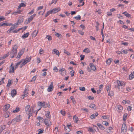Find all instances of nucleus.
<instances>
[{
  "mask_svg": "<svg viewBox=\"0 0 134 134\" xmlns=\"http://www.w3.org/2000/svg\"><path fill=\"white\" fill-rule=\"evenodd\" d=\"M80 57H81L80 60H83L85 56L84 55H80Z\"/></svg>",
  "mask_w": 134,
  "mask_h": 134,
  "instance_id": "nucleus-59",
  "label": "nucleus"
},
{
  "mask_svg": "<svg viewBox=\"0 0 134 134\" xmlns=\"http://www.w3.org/2000/svg\"><path fill=\"white\" fill-rule=\"evenodd\" d=\"M74 18L77 20H79L81 19V17L79 15L75 16L74 17Z\"/></svg>",
  "mask_w": 134,
  "mask_h": 134,
  "instance_id": "nucleus-45",
  "label": "nucleus"
},
{
  "mask_svg": "<svg viewBox=\"0 0 134 134\" xmlns=\"http://www.w3.org/2000/svg\"><path fill=\"white\" fill-rule=\"evenodd\" d=\"M52 53L55 54L56 55L59 56L60 53L58 50L56 49H54L52 51Z\"/></svg>",
  "mask_w": 134,
  "mask_h": 134,
  "instance_id": "nucleus-17",
  "label": "nucleus"
},
{
  "mask_svg": "<svg viewBox=\"0 0 134 134\" xmlns=\"http://www.w3.org/2000/svg\"><path fill=\"white\" fill-rule=\"evenodd\" d=\"M9 114L10 112L9 111H7L4 114V115L5 118H8L9 117Z\"/></svg>",
  "mask_w": 134,
  "mask_h": 134,
  "instance_id": "nucleus-29",
  "label": "nucleus"
},
{
  "mask_svg": "<svg viewBox=\"0 0 134 134\" xmlns=\"http://www.w3.org/2000/svg\"><path fill=\"white\" fill-rule=\"evenodd\" d=\"M53 82H51V84L48 86L47 89V91L48 92L52 91L53 90Z\"/></svg>",
  "mask_w": 134,
  "mask_h": 134,
  "instance_id": "nucleus-10",
  "label": "nucleus"
},
{
  "mask_svg": "<svg viewBox=\"0 0 134 134\" xmlns=\"http://www.w3.org/2000/svg\"><path fill=\"white\" fill-rule=\"evenodd\" d=\"M29 35V32H27L26 34H24V35L22 36V37L23 38H25L27 37Z\"/></svg>",
  "mask_w": 134,
  "mask_h": 134,
  "instance_id": "nucleus-27",
  "label": "nucleus"
},
{
  "mask_svg": "<svg viewBox=\"0 0 134 134\" xmlns=\"http://www.w3.org/2000/svg\"><path fill=\"white\" fill-rule=\"evenodd\" d=\"M44 51L42 48H40L39 51V53L40 54H41L43 53H44Z\"/></svg>",
  "mask_w": 134,
  "mask_h": 134,
  "instance_id": "nucleus-49",
  "label": "nucleus"
},
{
  "mask_svg": "<svg viewBox=\"0 0 134 134\" xmlns=\"http://www.w3.org/2000/svg\"><path fill=\"white\" fill-rule=\"evenodd\" d=\"M36 15V14H34L30 16V17L26 20L24 22V23L26 24H27L30 23L34 19Z\"/></svg>",
  "mask_w": 134,
  "mask_h": 134,
  "instance_id": "nucleus-7",
  "label": "nucleus"
},
{
  "mask_svg": "<svg viewBox=\"0 0 134 134\" xmlns=\"http://www.w3.org/2000/svg\"><path fill=\"white\" fill-rule=\"evenodd\" d=\"M22 117L21 115H19L16 116L12 121V122L15 123L17 122H19L21 120Z\"/></svg>",
  "mask_w": 134,
  "mask_h": 134,
  "instance_id": "nucleus-8",
  "label": "nucleus"
},
{
  "mask_svg": "<svg viewBox=\"0 0 134 134\" xmlns=\"http://www.w3.org/2000/svg\"><path fill=\"white\" fill-rule=\"evenodd\" d=\"M49 119H46L44 121L45 124L47 126H50L52 125Z\"/></svg>",
  "mask_w": 134,
  "mask_h": 134,
  "instance_id": "nucleus-11",
  "label": "nucleus"
},
{
  "mask_svg": "<svg viewBox=\"0 0 134 134\" xmlns=\"http://www.w3.org/2000/svg\"><path fill=\"white\" fill-rule=\"evenodd\" d=\"M61 75L63 76H65L66 74V71L65 69L63 68H60L59 70Z\"/></svg>",
  "mask_w": 134,
  "mask_h": 134,
  "instance_id": "nucleus-9",
  "label": "nucleus"
},
{
  "mask_svg": "<svg viewBox=\"0 0 134 134\" xmlns=\"http://www.w3.org/2000/svg\"><path fill=\"white\" fill-rule=\"evenodd\" d=\"M78 33L82 35H83L84 34V32L82 31L81 30H78Z\"/></svg>",
  "mask_w": 134,
  "mask_h": 134,
  "instance_id": "nucleus-58",
  "label": "nucleus"
},
{
  "mask_svg": "<svg viewBox=\"0 0 134 134\" xmlns=\"http://www.w3.org/2000/svg\"><path fill=\"white\" fill-rule=\"evenodd\" d=\"M73 120L76 123H77V121H78V117L76 115H75L73 117Z\"/></svg>",
  "mask_w": 134,
  "mask_h": 134,
  "instance_id": "nucleus-32",
  "label": "nucleus"
},
{
  "mask_svg": "<svg viewBox=\"0 0 134 134\" xmlns=\"http://www.w3.org/2000/svg\"><path fill=\"white\" fill-rule=\"evenodd\" d=\"M102 124L103 125L106 126H108L109 125V123L108 122L106 121H103L102 122Z\"/></svg>",
  "mask_w": 134,
  "mask_h": 134,
  "instance_id": "nucleus-43",
  "label": "nucleus"
},
{
  "mask_svg": "<svg viewBox=\"0 0 134 134\" xmlns=\"http://www.w3.org/2000/svg\"><path fill=\"white\" fill-rule=\"evenodd\" d=\"M88 131L90 132H94V131L93 130V129L92 127H89L88 128Z\"/></svg>",
  "mask_w": 134,
  "mask_h": 134,
  "instance_id": "nucleus-56",
  "label": "nucleus"
},
{
  "mask_svg": "<svg viewBox=\"0 0 134 134\" xmlns=\"http://www.w3.org/2000/svg\"><path fill=\"white\" fill-rule=\"evenodd\" d=\"M98 115V113H96L95 114L92 115L90 116L91 119H94L95 118L96 116H97Z\"/></svg>",
  "mask_w": 134,
  "mask_h": 134,
  "instance_id": "nucleus-28",
  "label": "nucleus"
},
{
  "mask_svg": "<svg viewBox=\"0 0 134 134\" xmlns=\"http://www.w3.org/2000/svg\"><path fill=\"white\" fill-rule=\"evenodd\" d=\"M43 8V6H39L37 8V11H38V10H40L42 9Z\"/></svg>",
  "mask_w": 134,
  "mask_h": 134,
  "instance_id": "nucleus-57",
  "label": "nucleus"
},
{
  "mask_svg": "<svg viewBox=\"0 0 134 134\" xmlns=\"http://www.w3.org/2000/svg\"><path fill=\"white\" fill-rule=\"evenodd\" d=\"M37 119L38 120L39 122H41L43 121V118L40 116H38L37 117Z\"/></svg>",
  "mask_w": 134,
  "mask_h": 134,
  "instance_id": "nucleus-41",
  "label": "nucleus"
},
{
  "mask_svg": "<svg viewBox=\"0 0 134 134\" xmlns=\"http://www.w3.org/2000/svg\"><path fill=\"white\" fill-rule=\"evenodd\" d=\"M96 12L98 13L99 14H100L102 13L101 10L100 9H99L98 10H96Z\"/></svg>",
  "mask_w": 134,
  "mask_h": 134,
  "instance_id": "nucleus-61",
  "label": "nucleus"
},
{
  "mask_svg": "<svg viewBox=\"0 0 134 134\" xmlns=\"http://www.w3.org/2000/svg\"><path fill=\"white\" fill-rule=\"evenodd\" d=\"M10 105L9 104H7L4 106V109L5 110H7L10 107Z\"/></svg>",
  "mask_w": 134,
  "mask_h": 134,
  "instance_id": "nucleus-31",
  "label": "nucleus"
},
{
  "mask_svg": "<svg viewBox=\"0 0 134 134\" xmlns=\"http://www.w3.org/2000/svg\"><path fill=\"white\" fill-rule=\"evenodd\" d=\"M34 107L32 106L30 107L29 105H28L25 107V110L26 113L29 116L28 118H29L30 116L33 114Z\"/></svg>",
  "mask_w": 134,
  "mask_h": 134,
  "instance_id": "nucleus-2",
  "label": "nucleus"
},
{
  "mask_svg": "<svg viewBox=\"0 0 134 134\" xmlns=\"http://www.w3.org/2000/svg\"><path fill=\"white\" fill-rule=\"evenodd\" d=\"M114 95V92L113 91H109L108 95L110 97Z\"/></svg>",
  "mask_w": 134,
  "mask_h": 134,
  "instance_id": "nucleus-39",
  "label": "nucleus"
},
{
  "mask_svg": "<svg viewBox=\"0 0 134 134\" xmlns=\"http://www.w3.org/2000/svg\"><path fill=\"white\" fill-rule=\"evenodd\" d=\"M90 52V50L88 48H86L83 50V52H85L86 53H89Z\"/></svg>",
  "mask_w": 134,
  "mask_h": 134,
  "instance_id": "nucleus-33",
  "label": "nucleus"
},
{
  "mask_svg": "<svg viewBox=\"0 0 134 134\" xmlns=\"http://www.w3.org/2000/svg\"><path fill=\"white\" fill-rule=\"evenodd\" d=\"M31 58V57H26L25 59H22L20 62L15 63L14 66L13 63H12L9 67V72L10 74L13 73L14 72V71L20 64L19 68H21L24 66L30 61Z\"/></svg>",
  "mask_w": 134,
  "mask_h": 134,
  "instance_id": "nucleus-1",
  "label": "nucleus"
},
{
  "mask_svg": "<svg viewBox=\"0 0 134 134\" xmlns=\"http://www.w3.org/2000/svg\"><path fill=\"white\" fill-rule=\"evenodd\" d=\"M6 127L5 125H1L0 126V133L5 129Z\"/></svg>",
  "mask_w": 134,
  "mask_h": 134,
  "instance_id": "nucleus-23",
  "label": "nucleus"
},
{
  "mask_svg": "<svg viewBox=\"0 0 134 134\" xmlns=\"http://www.w3.org/2000/svg\"><path fill=\"white\" fill-rule=\"evenodd\" d=\"M70 99L72 100L73 104H75L76 103V102L74 99V98L73 97H70Z\"/></svg>",
  "mask_w": 134,
  "mask_h": 134,
  "instance_id": "nucleus-46",
  "label": "nucleus"
},
{
  "mask_svg": "<svg viewBox=\"0 0 134 134\" xmlns=\"http://www.w3.org/2000/svg\"><path fill=\"white\" fill-rule=\"evenodd\" d=\"M18 48V46L17 44L14 45L12 47V49L10 54V56L12 58H13L16 55L17 52V50Z\"/></svg>",
  "mask_w": 134,
  "mask_h": 134,
  "instance_id": "nucleus-3",
  "label": "nucleus"
},
{
  "mask_svg": "<svg viewBox=\"0 0 134 134\" xmlns=\"http://www.w3.org/2000/svg\"><path fill=\"white\" fill-rule=\"evenodd\" d=\"M9 52H8V53H7V54H5L4 56H2L1 57H0V59H4L5 58L7 57L8 55H9Z\"/></svg>",
  "mask_w": 134,
  "mask_h": 134,
  "instance_id": "nucleus-30",
  "label": "nucleus"
},
{
  "mask_svg": "<svg viewBox=\"0 0 134 134\" xmlns=\"http://www.w3.org/2000/svg\"><path fill=\"white\" fill-rule=\"evenodd\" d=\"M55 35L57 37H59L62 36V35H61V34H59L58 32H55Z\"/></svg>",
  "mask_w": 134,
  "mask_h": 134,
  "instance_id": "nucleus-50",
  "label": "nucleus"
},
{
  "mask_svg": "<svg viewBox=\"0 0 134 134\" xmlns=\"http://www.w3.org/2000/svg\"><path fill=\"white\" fill-rule=\"evenodd\" d=\"M18 25L17 23H15L12 25V27L7 31V32L8 34H9L13 32L14 29L16 28Z\"/></svg>",
  "mask_w": 134,
  "mask_h": 134,
  "instance_id": "nucleus-6",
  "label": "nucleus"
},
{
  "mask_svg": "<svg viewBox=\"0 0 134 134\" xmlns=\"http://www.w3.org/2000/svg\"><path fill=\"white\" fill-rule=\"evenodd\" d=\"M122 102L124 104H125L127 103H129L130 102L129 100L126 101L125 100H124L122 101Z\"/></svg>",
  "mask_w": 134,
  "mask_h": 134,
  "instance_id": "nucleus-40",
  "label": "nucleus"
},
{
  "mask_svg": "<svg viewBox=\"0 0 134 134\" xmlns=\"http://www.w3.org/2000/svg\"><path fill=\"white\" fill-rule=\"evenodd\" d=\"M8 82L7 85V87H10L13 83V81L12 80L10 79H8Z\"/></svg>",
  "mask_w": 134,
  "mask_h": 134,
  "instance_id": "nucleus-20",
  "label": "nucleus"
},
{
  "mask_svg": "<svg viewBox=\"0 0 134 134\" xmlns=\"http://www.w3.org/2000/svg\"><path fill=\"white\" fill-rule=\"evenodd\" d=\"M102 118L104 119H107L109 117L107 115H105L102 116Z\"/></svg>",
  "mask_w": 134,
  "mask_h": 134,
  "instance_id": "nucleus-51",
  "label": "nucleus"
},
{
  "mask_svg": "<svg viewBox=\"0 0 134 134\" xmlns=\"http://www.w3.org/2000/svg\"><path fill=\"white\" fill-rule=\"evenodd\" d=\"M44 131V130L42 129H41L39 130L38 133V134H40L42 133Z\"/></svg>",
  "mask_w": 134,
  "mask_h": 134,
  "instance_id": "nucleus-47",
  "label": "nucleus"
},
{
  "mask_svg": "<svg viewBox=\"0 0 134 134\" xmlns=\"http://www.w3.org/2000/svg\"><path fill=\"white\" fill-rule=\"evenodd\" d=\"M64 53L66 54L67 55H70V54L68 52L65 50H64Z\"/></svg>",
  "mask_w": 134,
  "mask_h": 134,
  "instance_id": "nucleus-63",
  "label": "nucleus"
},
{
  "mask_svg": "<svg viewBox=\"0 0 134 134\" xmlns=\"http://www.w3.org/2000/svg\"><path fill=\"white\" fill-rule=\"evenodd\" d=\"M106 90L108 92L109 91H110V90L111 88V86L110 85H108L106 86Z\"/></svg>",
  "mask_w": 134,
  "mask_h": 134,
  "instance_id": "nucleus-42",
  "label": "nucleus"
},
{
  "mask_svg": "<svg viewBox=\"0 0 134 134\" xmlns=\"http://www.w3.org/2000/svg\"><path fill=\"white\" fill-rule=\"evenodd\" d=\"M26 6L25 4L23 3H21L18 7L17 9H21V7H25Z\"/></svg>",
  "mask_w": 134,
  "mask_h": 134,
  "instance_id": "nucleus-24",
  "label": "nucleus"
},
{
  "mask_svg": "<svg viewBox=\"0 0 134 134\" xmlns=\"http://www.w3.org/2000/svg\"><path fill=\"white\" fill-rule=\"evenodd\" d=\"M127 116V114H125L124 115L123 119L124 121H126Z\"/></svg>",
  "mask_w": 134,
  "mask_h": 134,
  "instance_id": "nucleus-48",
  "label": "nucleus"
},
{
  "mask_svg": "<svg viewBox=\"0 0 134 134\" xmlns=\"http://www.w3.org/2000/svg\"><path fill=\"white\" fill-rule=\"evenodd\" d=\"M111 62V60L110 59H108L106 62L107 63L108 65H109Z\"/></svg>",
  "mask_w": 134,
  "mask_h": 134,
  "instance_id": "nucleus-52",
  "label": "nucleus"
},
{
  "mask_svg": "<svg viewBox=\"0 0 134 134\" xmlns=\"http://www.w3.org/2000/svg\"><path fill=\"white\" fill-rule=\"evenodd\" d=\"M38 105L39 106L43 107L44 108H46L48 107L49 108L50 107V105L49 103H47L46 104L45 102H38L37 103Z\"/></svg>",
  "mask_w": 134,
  "mask_h": 134,
  "instance_id": "nucleus-5",
  "label": "nucleus"
},
{
  "mask_svg": "<svg viewBox=\"0 0 134 134\" xmlns=\"http://www.w3.org/2000/svg\"><path fill=\"white\" fill-rule=\"evenodd\" d=\"M18 10H17L16 11L13 12L12 14L15 15L21 14V12H22V11L21 10H20L19 9Z\"/></svg>",
  "mask_w": 134,
  "mask_h": 134,
  "instance_id": "nucleus-19",
  "label": "nucleus"
},
{
  "mask_svg": "<svg viewBox=\"0 0 134 134\" xmlns=\"http://www.w3.org/2000/svg\"><path fill=\"white\" fill-rule=\"evenodd\" d=\"M60 10V8L59 7L56 8L51 10L47 12L45 15V17H47L50 14H53L57 13Z\"/></svg>",
  "mask_w": 134,
  "mask_h": 134,
  "instance_id": "nucleus-4",
  "label": "nucleus"
},
{
  "mask_svg": "<svg viewBox=\"0 0 134 134\" xmlns=\"http://www.w3.org/2000/svg\"><path fill=\"white\" fill-rule=\"evenodd\" d=\"M75 71L74 70L71 71L70 72V75H71L72 77L74 76V74Z\"/></svg>",
  "mask_w": 134,
  "mask_h": 134,
  "instance_id": "nucleus-53",
  "label": "nucleus"
},
{
  "mask_svg": "<svg viewBox=\"0 0 134 134\" xmlns=\"http://www.w3.org/2000/svg\"><path fill=\"white\" fill-rule=\"evenodd\" d=\"M116 109L117 111L119 112H121L123 108V107L120 105H117L116 107Z\"/></svg>",
  "mask_w": 134,
  "mask_h": 134,
  "instance_id": "nucleus-15",
  "label": "nucleus"
},
{
  "mask_svg": "<svg viewBox=\"0 0 134 134\" xmlns=\"http://www.w3.org/2000/svg\"><path fill=\"white\" fill-rule=\"evenodd\" d=\"M23 18L21 17H19V19H18L16 23H17L19 25V23H22L23 22Z\"/></svg>",
  "mask_w": 134,
  "mask_h": 134,
  "instance_id": "nucleus-25",
  "label": "nucleus"
},
{
  "mask_svg": "<svg viewBox=\"0 0 134 134\" xmlns=\"http://www.w3.org/2000/svg\"><path fill=\"white\" fill-rule=\"evenodd\" d=\"M16 91L15 89H14L11 92V96L12 97H13L15 96L16 94Z\"/></svg>",
  "mask_w": 134,
  "mask_h": 134,
  "instance_id": "nucleus-18",
  "label": "nucleus"
},
{
  "mask_svg": "<svg viewBox=\"0 0 134 134\" xmlns=\"http://www.w3.org/2000/svg\"><path fill=\"white\" fill-rule=\"evenodd\" d=\"M134 78V71L129 75V78L130 80H132Z\"/></svg>",
  "mask_w": 134,
  "mask_h": 134,
  "instance_id": "nucleus-26",
  "label": "nucleus"
},
{
  "mask_svg": "<svg viewBox=\"0 0 134 134\" xmlns=\"http://www.w3.org/2000/svg\"><path fill=\"white\" fill-rule=\"evenodd\" d=\"M38 32V30H37V31L36 30H35L34 31L32 34V36H34V37H35L37 35Z\"/></svg>",
  "mask_w": 134,
  "mask_h": 134,
  "instance_id": "nucleus-22",
  "label": "nucleus"
},
{
  "mask_svg": "<svg viewBox=\"0 0 134 134\" xmlns=\"http://www.w3.org/2000/svg\"><path fill=\"white\" fill-rule=\"evenodd\" d=\"M95 105L94 104H92L90 105L89 107L91 108H93L95 107Z\"/></svg>",
  "mask_w": 134,
  "mask_h": 134,
  "instance_id": "nucleus-60",
  "label": "nucleus"
},
{
  "mask_svg": "<svg viewBox=\"0 0 134 134\" xmlns=\"http://www.w3.org/2000/svg\"><path fill=\"white\" fill-rule=\"evenodd\" d=\"M24 49H21L18 53L17 57V58H20L21 56L23 54L24 52Z\"/></svg>",
  "mask_w": 134,
  "mask_h": 134,
  "instance_id": "nucleus-13",
  "label": "nucleus"
},
{
  "mask_svg": "<svg viewBox=\"0 0 134 134\" xmlns=\"http://www.w3.org/2000/svg\"><path fill=\"white\" fill-rule=\"evenodd\" d=\"M121 52L122 53L126 54L128 53L129 50L127 49H122L121 50Z\"/></svg>",
  "mask_w": 134,
  "mask_h": 134,
  "instance_id": "nucleus-36",
  "label": "nucleus"
},
{
  "mask_svg": "<svg viewBox=\"0 0 134 134\" xmlns=\"http://www.w3.org/2000/svg\"><path fill=\"white\" fill-rule=\"evenodd\" d=\"M91 69L93 71H95L96 70V67L92 63H90L89 64Z\"/></svg>",
  "mask_w": 134,
  "mask_h": 134,
  "instance_id": "nucleus-16",
  "label": "nucleus"
},
{
  "mask_svg": "<svg viewBox=\"0 0 134 134\" xmlns=\"http://www.w3.org/2000/svg\"><path fill=\"white\" fill-rule=\"evenodd\" d=\"M117 83L119 86L118 88L119 89H120V86H121L125 85V83L124 82L120 81L118 80L117 81Z\"/></svg>",
  "mask_w": 134,
  "mask_h": 134,
  "instance_id": "nucleus-12",
  "label": "nucleus"
},
{
  "mask_svg": "<svg viewBox=\"0 0 134 134\" xmlns=\"http://www.w3.org/2000/svg\"><path fill=\"white\" fill-rule=\"evenodd\" d=\"M71 125H68L67 126L64 127V130L66 132H69L70 131V127H71Z\"/></svg>",
  "mask_w": 134,
  "mask_h": 134,
  "instance_id": "nucleus-14",
  "label": "nucleus"
},
{
  "mask_svg": "<svg viewBox=\"0 0 134 134\" xmlns=\"http://www.w3.org/2000/svg\"><path fill=\"white\" fill-rule=\"evenodd\" d=\"M46 38L48 39V40L50 41L52 40V37L50 35H47L46 37Z\"/></svg>",
  "mask_w": 134,
  "mask_h": 134,
  "instance_id": "nucleus-37",
  "label": "nucleus"
},
{
  "mask_svg": "<svg viewBox=\"0 0 134 134\" xmlns=\"http://www.w3.org/2000/svg\"><path fill=\"white\" fill-rule=\"evenodd\" d=\"M19 111L20 108L18 107H17L12 112L13 113H17Z\"/></svg>",
  "mask_w": 134,
  "mask_h": 134,
  "instance_id": "nucleus-34",
  "label": "nucleus"
},
{
  "mask_svg": "<svg viewBox=\"0 0 134 134\" xmlns=\"http://www.w3.org/2000/svg\"><path fill=\"white\" fill-rule=\"evenodd\" d=\"M79 89L81 91H84L85 90L86 88L85 87H80Z\"/></svg>",
  "mask_w": 134,
  "mask_h": 134,
  "instance_id": "nucleus-55",
  "label": "nucleus"
},
{
  "mask_svg": "<svg viewBox=\"0 0 134 134\" xmlns=\"http://www.w3.org/2000/svg\"><path fill=\"white\" fill-rule=\"evenodd\" d=\"M122 13L124 14L127 17H129L130 16V15L126 12H124Z\"/></svg>",
  "mask_w": 134,
  "mask_h": 134,
  "instance_id": "nucleus-44",
  "label": "nucleus"
},
{
  "mask_svg": "<svg viewBox=\"0 0 134 134\" xmlns=\"http://www.w3.org/2000/svg\"><path fill=\"white\" fill-rule=\"evenodd\" d=\"M132 107L131 106H129L127 107V109L129 111H130L132 110Z\"/></svg>",
  "mask_w": 134,
  "mask_h": 134,
  "instance_id": "nucleus-62",
  "label": "nucleus"
},
{
  "mask_svg": "<svg viewBox=\"0 0 134 134\" xmlns=\"http://www.w3.org/2000/svg\"><path fill=\"white\" fill-rule=\"evenodd\" d=\"M60 113L63 116H65L66 114V112L64 111L63 110H61Z\"/></svg>",
  "mask_w": 134,
  "mask_h": 134,
  "instance_id": "nucleus-54",
  "label": "nucleus"
},
{
  "mask_svg": "<svg viewBox=\"0 0 134 134\" xmlns=\"http://www.w3.org/2000/svg\"><path fill=\"white\" fill-rule=\"evenodd\" d=\"M36 79V77L35 76H34L32 78L31 80L30 81V82L32 81H35Z\"/></svg>",
  "mask_w": 134,
  "mask_h": 134,
  "instance_id": "nucleus-64",
  "label": "nucleus"
},
{
  "mask_svg": "<svg viewBox=\"0 0 134 134\" xmlns=\"http://www.w3.org/2000/svg\"><path fill=\"white\" fill-rule=\"evenodd\" d=\"M97 125L101 129H102L104 130V127L101 124L99 123H98Z\"/></svg>",
  "mask_w": 134,
  "mask_h": 134,
  "instance_id": "nucleus-35",
  "label": "nucleus"
},
{
  "mask_svg": "<svg viewBox=\"0 0 134 134\" xmlns=\"http://www.w3.org/2000/svg\"><path fill=\"white\" fill-rule=\"evenodd\" d=\"M45 116L48 119H50L51 118L50 112L49 111H47L46 112Z\"/></svg>",
  "mask_w": 134,
  "mask_h": 134,
  "instance_id": "nucleus-21",
  "label": "nucleus"
},
{
  "mask_svg": "<svg viewBox=\"0 0 134 134\" xmlns=\"http://www.w3.org/2000/svg\"><path fill=\"white\" fill-rule=\"evenodd\" d=\"M22 28H19L18 29L14 30V31L13 32V33H17L18 32L20 31L21 30Z\"/></svg>",
  "mask_w": 134,
  "mask_h": 134,
  "instance_id": "nucleus-38",
  "label": "nucleus"
}]
</instances>
